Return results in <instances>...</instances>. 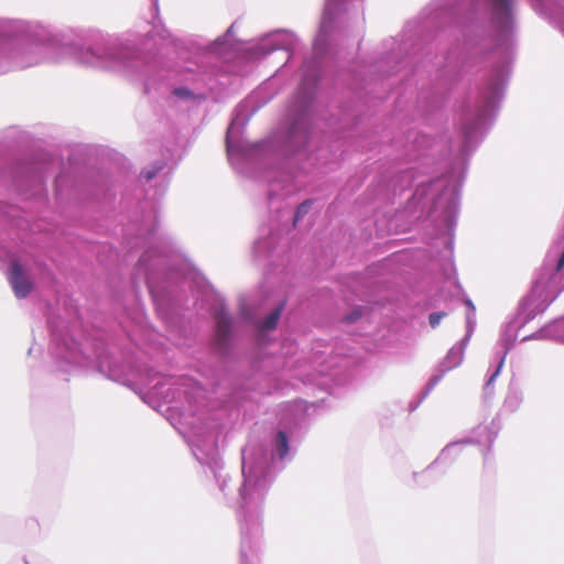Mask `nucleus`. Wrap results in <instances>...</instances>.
I'll list each match as a JSON object with an SVG mask.
<instances>
[{
  "label": "nucleus",
  "mask_w": 564,
  "mask_h": 564,
  "mask_svg": "<svg viewBox=\"0 0 564 564\" xmlns=\"http://www.w3.org/2000/svg\"><path fill=\"white\" fill-rule=\"evenodd\" d=\"M184 434L194 457L210 473L225 502L237 512L240 524L239 564H259L264 500L273 480L272 466L289 458L290 442L284 431L272 440L271 453L262 445L248 444L242 449L240 475L228 473L220 458L215 424L194 419Z\"/></svg>",
  "instance_id": "f257e3e1"
},
{
  "label": "nucleus",
  "mask_w": 564,
  "mask_h": 564,
  "mask_svg": "<svg viewBox=\"0 0 564 564\" xmlns=\"http://www.w3.org/2000/svg\"><path fill=\"white\" fill-rule=\"evenodd\" d=\"M135 394L151 409L159 413L176 409L173 405L175 390H133Z\"/></svg>",
  "instance_id": "f03ea898"
},
{
  "label": "nucleus",
  "mask_w": 564,
  "mask_h": 564,
  "mask_svg": "<svg viewBox=\"0 0 564 564\" xmlns=\"http://www.w3.org/2000/svg\"><path fill=\"white\" fill-rule=\"evenodd\" d=\"M10 283L18 297H25L31 291V283L25 278L19 262H13L11 265Z\"/></svg>",
  "instance_id": "7ed1b4c3"
},
{
  "label": "nucleus",
  "mask_w": 564,
  "mask_h": 564,
  "mask_svg": "<svg viewBox=\"0 0 564 564\" xmlns=\"http://www.w3.org/2000/svg\"><path fill=\"white\" fill-rule=\"evenodd\" d=\"M499 430L500 425L495 420H492L490 425H479L475 432L474 441L478 444H488L490 446L497 437Z\"/></svg>",
  "instance_id": "20e7f679"
},
{
  "label": "nucleus",
  "mask_w": 564,
  "mask_h": 564,
  "mask_svg": "<svg viewBox=\"0 0 564 564\" xmlns=\"http://www.w3.org/2000/svg\"><path fill=\"white\" fill-rule=\"evenodd\" d=\"M216 323H217V332H216L217 340L219 343H225L229 335V332H230V317L224 310H221L216 316Z\"/></svg>",
  "instance_id": "39448f33"
},
{
  "label": "nucleus",
  "mask_w": 564,
  "mask_h": 564,
  "mask_svg": "<svg viewBox=\"0 0 564 564\" xmlns=\"http://www.w3.org/2000/svg\"><path fill=\"white\" fill-rule=\"evenodd\" d=\"M465 443H467V442L460 441V442H454V443L448 444L446 447L443 448V451L441 452L440 456L436 458L434 464L445 463L447 460L455 458L458 455L462 446Z\"/></svg>",
  "instance_id": "423d86ee"
},
{
  "label": "nucleus",
  "mask_w": 564,
  "mask_h": 564,
  "mask_svg": "<svg viewBox=\"0 0 564 564\" xmlns=\"http://www.w3.org/2000/svg\"><path fill=\"white\" fill-rule=\"evenodd\" d=\"M522 402V394L520 390H507L503 398V409L508 412L516 411Z\"/></svg>",
  "instance_id": "0eeeda50"
},
{
  "label": "nucleus",
  "mask_w": 564,
  "mask_h": 564,
  "mask_svg": "<svg viewBox=\"0 0 564 564\" xmlns=\"http://www.w3.org/2000/svg\"><path fill=\"white\" fill-rule=\"evenodd\" d=\"M284 304H280L278 307H275L261 323L260 329L261 330H271L276 327V324L280 319L281 313L283 311Z\"/></svg>",
  "instance_id": "6e6552de"
},
{
  "label": "nucleus",
  "mask_w": 564,
  "mask_h": 564,
  "mask_svg": "<svg viewBox=\"0 0 564 564\" xmlns=\"http://www.w3.org/2000/svg\"><path fill=\"white\" fill-rule=\"evenodd\" d=\"M325 400L321 399L317 403H311L308 404L306 401L299 400L293 404V410L295 414V420H299V411L307 412L310 410V406L319 408L322 406V403H324Z\"/></svg>",
  "instance_id": "1a4fd4ad"
},
{
  "label": "nucleus",
  "mask_w": 564,
  "mask_h": 564,
  "mask_svg": "<svg viewBox=\"0 0 564 564\" xmlns=\"http://www.w3.org/2000/svg\"><path fill=\"white\" fill-rule=\"evenodd\" d=\"M429 390H422L412 398V400L408 403V411L413 412L421 402L426 398Z\"/></svg>",
  "instance_id": "9d476101"
},
{
  "label": "nucleus",
  "mask_w": 564,
  "mask_h": 564,
  "mask_svg": "<svg viewBox=\"0 0 564 564\" xmlns=\"http://www.w3.org/2000/svg\"><path fill=\"white\" fill-rule=\"evenodd\" d=\"M311 208V203L310 202H304L302 203L297 209H296V213H295V216H294V224L301 219L302 217H304L308 210Z\"/></svg>",
  "instance_id": "9b49d317"
},
{
  "label": "nucleus",
  "mask_w": 564,
  "mask_h": 564,
  "mask_svg": "<svg viewBox=\"0 0 564 564\" xmlns=\"http://www.w3.org/2000/svg\"><path fill=\"white\" fill-rule=\"evenodd\" d=\"M444 316H446L444 312L432 313L429 318L431 326L436 327Z\"/></svg>",
  "instance_id": "f8f14e48"
},
{
  "label": "nucleus",
  "mask_w": 564,
  "mask_h": 564,
  "mask_svg": "<svg viewBox=\"0 0 564 564\" xmlns=\"http://www.w3.org/2000/svg\"><path fill=\"white\" fill-rule=\"evenodd\" d=\"M496 391L497 390H486L484 394V401L486 403L491 402L494 399H496Z\"/></svg>",
  "instance_id": "ddd939ff"
},
{
  "label": "nucleus",
  "mask_w": 564,
  "mask_h": 564,
  "mask_svg": "<svg viewBox=\"0 0 564 564\" xmlns=\"http://www.w3.org/2000/svg\"><path fill=\"white\" fill-rule=\"evenodd\" d=\"M510 0H495V4L501 9L507 10Z\"/></svg>",
  "instance_id": "4468645a"
},
{
  "label": "nucleus",
  "mask_w": 564,
  "mask_h": 564,
  "mask_svg": "<svg viewBox=\"0 0 564 564\" xmlns=\"http://www.w3.org/2000/svg\"><path fill=\"white\" fill-rule=\"evenodd\" d=\"M501 366H502V361L499 364L498 369L490 376V378H489V380L487 382L488 386L494 383V380L497 377V375L499 373V370H500Z\"/></svg>",
  "instance_id": "2eb2a0df"
},
{
  "label": "nucleus",
  "mask_w": 564,
  "mask_h": 564,
  "mask_svg": "<svg viewBox=\"0 0 564 564\" xmlns=\"http://www.w3.org/2000/svg\"><path fill=\"white\" fill-rule=\"evenodd\" d=\"M360 316V312H354V314L346 316L345 319L347 322H354Z\"/></svg>",
  "instance_id": "dca6fc26"
},
{
  "label": "nucleus",
  "mask_w": 564,
  "mask_h": 564,
  "mask_svg": "<svg viewBox=\"0 0 564 564\" xmlns=\"http://www.w3.org/2000/svg\"><path fill=\"white\" fill-rule=\"evenodd\" d=\"M564 267V251L562 252L560 259H558V262H557V265H556V270L560 271L562 270V268Z\"/></svg>",
  "instance_id": "f3484780"
},
{
  "label": "nucleus",
  "mask_w": 564,
  "mask_h": 564,
  "mask_svg": "<svg viewBox=\"0 0 564 564\" xmlns=\"http://www.w3.org/2000/svg\"><path fill=\"white\" fill-rule=\"evenodd\" d=\"M175 93H176L177 95H182V90H180V89L175 90Z\"/></svg>",
  "instance_id": "a211bd4d"
}]
</instances>
